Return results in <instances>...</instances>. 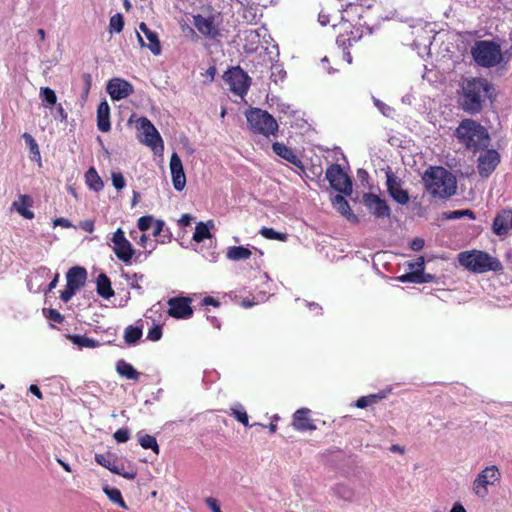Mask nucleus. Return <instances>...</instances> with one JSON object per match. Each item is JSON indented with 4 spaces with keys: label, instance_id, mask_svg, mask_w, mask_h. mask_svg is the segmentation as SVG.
<instances>
[{
    "label": "nucleus",
    "instance_id": "5701e85b",
    "mask_svg": "<svg viewBox=\"0 0 512 512\" xmlns=\"http://www.w3.org/2000/svg\"><path fill=\"white\" fill-rule=\"evenodd\" d=\"M512 225V212L504 211L498 214L493 221V232L498 236L506 235Z\"/></svg>",
    "mask_w": 512,
    "mask_h": 512
},
{
    "label": "nucleus",
    "instance_id": "680f3d73",
    "mask_svg": "<svg viewBox=\"0 0 512 512\" xmlns=\"http://www.w3.org/2000/svg\"><path fill=\"white\" fill-rule=\"evenodd\" d=\"M84 79H85L84 94H85V96H87L89 93L90 86H91V76L89 74H85Z\"/></svg>",
    "mask_w": 512,
    "mask_h": 512
},
{
    "label": "nucleus",
    "instance_id": "de8ad7c7",
    "mask_svg": "<svg viewBox=\"0 0 512 512\" xmlns=\"http://www.w3.org/2000/svg\"><path fill=\"white\" fill-rule=\"evenodd\" d=\"M374 104L378 108V110L386 117H391L394 113V109L389 105L383 103L378 99H374Z\"/></svg>",
    "mask_w": 512,
    "mask_h": 512
},
{
    "label": "nucleus",
    "instance_id": "2eb2a0df",
    "mask_svg": "<svg viewBox=\"0 0 512 512\" xmlns=\"http://www.w3.org/2000/svg\"><path fill=\"white\" fill-rule=\"evenodd\" d=\"M169 166L175 190L182 191L186 186V176L182 160L177 153L171 155Z\"/></svg>",
    "mask_w": 512,
    "mask_h": 512
},
{
    "label": "nucleus",
    "instance_id": "9b49d317",
    "mask_svg": "<svg viewBox=\"0 0 512 512\" xmlns=\"http://www.w3.org/2000/svg\"><path fill=\"white\" fill-rule=\"evenodd\" d=\"M111 242L115 255L125 263L130 262L134 255V249L131 243L126 239L124 231L121 228L114 232Z\"/></svg>",
    "mask_w": 512,
    "mask_h": 512
},
{
    "label": "nucleus",
    "instance_id": "4d7b16f0",
    "mask_svg": "<svg viewBox=\"0 0 512 512\" xmlns=\"http://www.w3.org/2000/svg\"><path fill=\"white\" fill-rule=\"evenodd\" d=\"M424 240L422 238H414L411 241L410 247L414 251H419L424 247Z\"/></svg>",
    "mask_w": 512,
    "mask_h": 512
},
{
    "label": "nucleus",
    "instance_id": "0e129e2a",
    "mask_svg": "<svg viewBox=\"0 0 512 512\" xmlns=\"http://www.w3.org/2000/svg\"><path fill=\"white\" fill-rule=\"evenodd\" d=\"M390 451L393 452V453L404 454L405 453V448L403 446L394 444V445H392L390 447Z\"/></svg>",
    "mask_w": 512,
    "mask_h": 512
},
{
    "label": "nucleus",
    "instance_id": "9d476101",
    "mask_svg": "<svg viewBox=\"0 0 512 512\" xmlns=\"http://www.w3.org/2000/svg\"><path fill=\"white\" fill-rule=\"evenodd\" d=\"M225 80L231 91L239 96L245 95L250 86L249 76L239 67L229 70Z\"/></svg>",
    "mask_w": 512,
    "mask_h": 512
},
{
    "label": "nucleus",
    "instance_id": "864d4df0",
    "mask_svg": "<svg viewBox=\"0 0 512 512\" xmlns=\"http://www.w3.org/2000/svg\"><path fill=\"white\" fill-rule=\"evenodd\" d=\"M47 317L56 323H62L64 320V317L55 309H49Z\"/></svg>",
    "mask_w": 512,
    "mask_h": 512
},
{
    "label": "nucleus",
    "instance_id": "b1692460",
    "mask_svg": "<svg viewBox=\"0 0 512 512\" xmlns=\"http://www.w3.org/2000/svg\"><path fill=\"white\" fill-rule=\"evenodd\" d=\"M97 127L101 132H108L111 129L110 107L106 100L102 101L97 108Z\"/></svg>",
    "mask_w": 512,
    "mask_h": 512
},
{
    "label": "nucleus",
    "instance_id": "20e7f679",
    "mask_svg": "<svg viewBox=\"0 0 512 512\" xmlns=\"http://www.w3.org/2000/svg\"><path fill=\"white\" fill-rule=\"evenodd\" d=\"M458 262L473 273L481 274L488 271L498 272L503 270V265L497 258L481 250H469L459 253Z\"/></svg>",
    "mask_w": 512,
    "mask_h": 512
},
{
    "label": "nucleus",
    "instance_id": "dca6fc26",
    "mask_svg": "<svg viewBox=\"0 0 512 512\" xmlns=\"http://www.w3.org/2000/svg\"><path fill=\"white\" fill-rule=\"evenodd\" d=\"M193 24L206 38L214 39L220 35L218 26L214 23V17H204L200 14L193 16Z\"/></svg>",
    "mask_w": 512,
    "mask_h": 512
},
{
    "label": "nucleus",
    "instance_id": "4c0bfd02",
    "mask_svg": "<svg viewBox=\"0 0 512 512\" xmlns=\"http://www.w3.org/2000/svg\"><path fill=\"white\" fill-rule=\"evenodd\" d=\"M139 444L141 445L142 448L152 449L153 452L159 454V445L154 436L148 434L139 435Z\"/></svg>",
    "mask_w": 512,
    "mask_h": 512
},
{
    "label": "nucleus",
    "instance_id": "e2e57ef3",
    "mask_svg": "<svg viewBox=\"0 0 512 512\" xmlns=\"http://www.w3.org/2000/svg\"><path fill=\"white\" fill-rule=\"evenodd\" d=\"M29 391H30L32 394H34L35 396H37L39 399H42V393H41V391H40V389H39V387H38V386H36V385H31V386L29 387Z\"/></svg>",
    "mask_w": 512,
    "mask_h": 512
},
{
    "label": "nucleus",
    "instance_id": "72a5a7b5",
    "mask_svg": "<svg viewBox=\"0 0 512 512\" xmlns=\"http://www.w3.org/2000/svg\"><path fill=\"white\" fill-rule=\"evenodd\" d=\"M103 491L111 502H113L114 504H117L118 506H120L123 509L128 508L125 501L122 498V494L119 489L105 486V487H103Z\"/></svg>",
    "mask_w": 512,
    "mask_h": 512
},
{
    "label": "nucleus",
    "instance_id": "f257e3e1",
    "mask_svg": "<svg viewBox=\"0 0 512 512\" xmlns=\"http://www.w3.org/2000/svg\"><path fill=\"white\" fill-rule=\"evenodd\" d=\"M493 85L485 78H467L461 84L459 106L468 114L482 111L486 100L492 97Z\"/></svg>",
    "mask_w": 512,
    "mask_h": 512
},
{
    "label": "nucleus",
    "instance_id": "39448f33",
    "mask_svg": "<svg viewBox=\"0 0 512 512\" xmlns=\"http://www.w3.org/2000/svg\"><path fill=\"white\" fill-rule=\"evenodd\" d=\"M471 54L478 65L486 68L497 66L503 60L500 46L492 41H477Z\"/></svg>",
    "mask_w": 512,
    "mask_h": 512
},
{
    "label": "nucleus",
    "instance_id": "603ef678",
    "mask_svg": "<svg viewBox=\"0 0 512 512\" xmlns=\"http://www.w3.org/2000/svg\"><path fill=\"white\" fill-rule=\"evenodd\" d=\"M376 400V396L375 395H370V396H363V397H360L357 401H356V406L358 408H366L367 406H369L371 403H373L374 401Z\"/></svg>",
    "mask_w": 512,
    "mask_h": 512
},
{
    "label": "nucleus",
    "instance_id": "7c9ffc66",
    "mask_svg": "<svg viewBox=\"0 0 512 512\" xmlns=\"http://www.w3.org/2000/svg\"><path fill=\"white\" fill-rule=\"evenodd\" d=\"M213 227V222L208 221L207 223L199 222L195 227V232L193 234V240L200 243L205 239H210L212 234L210 233L209 228Z\"/></svg>",
    "mask_w": 512,
    "mask_h": 512
},
{
    "label": "nucleus",
    "instance_id": "052dcab7",
    "mask_svg": "<svg viewBox=\"0 0 512 512\" xmlns=\"http://www.w3.org/2000/svg\"><path fill=\"white\" fill-rule=\"evenodd\" d=\"M54 225L55 226H62L64 228L72 227L71 222L69 220L65 219V218H56L54 220Z\"/></svg>",
    "mask_w": 512,
    "mask_h": 512
},
{
    "label": "nucleus",
    "instance_id": "a211bd4d",
    "mask_svg": "<svg viewBox=\"0 0 512 512\" xmlns=\"http://www.w3.org/2000/svg\"><path fill=\"white\" fill-rule=\"evenodd\" d=\"M95 461L99 465L107 468L112 473L121 475V476H123L126 479L132 480L137 475V472L135 470H133V469L129 470V471H125L123 464L116 463V461L112 460L108 455L96 454L95 455Z\"/></svg>",
    "mask_w": 512,
    "mask_h": 512
},
{
    "label": "nucleus",
    "instance_id": "a878e982",
    "mask_svg": "<svg viewBox=\"0 0 512 512\" xmlns=\"http://www.w3.org/2000/svg\"><path fill=\"white\" fill-rule=\"evenodd\" d=\"M272 149L275 154L280 156L281 158L285 159L286 161L290 162L291 164L295 166H301L300 159L296 156V154L293 152V150L289 147H287L283 143L275 142L272 145Z\"/></svg>",
    "mask_w": 512,
    "mask_h": 512
},
{
    "label": "nucleus",
    "instance_id": "a19ab883",
    "mask_svg": "<svg viewBox=\"0 0 512 512\" xmlns=\"http://www.w3.org/2000/svg\"><path fill=\"white\" fill-rule=\"evenodd\" d=\"M263 237L271 240H286V234L279 233L275 231L273 228L263 227L259 232Z\"/></svg>",
    "mask_w": 512,
    "mask_h": 512
},
{
    "label": "nucleus",
    "instance_id": "c03bdc74",
    "mask_svg": "<svg viewBox=\"0 0 512 512\" xmlns=\"http://www.w3.org/2000/svg\"><path fill=\"white\" fill-rule=\"evenodd\" d=\"M124 26L123 16L121 14H116L110 18L109 27L111 30L119 33L122 31Z\"/></svg>",
    "mask_w": 512,
    "mask_h": 512
},
{
    "label": "nucleus",
    "instance_id": "423d86ee",
    "mask_svg": "<svg viewBox=\"0 0 512 512\" xmlns=\"http://www.w3.org/2000/svg\"><path fill=\"white\" fill-rule=\"evenodd\" d=\"M246 118L249 128L256 134L269 137L278 131L277 121L265 110L252 108L246 112Z\"/></svg>",
    "mask_w": 512,
    "mask_h": 512
},
{
    "label": "nucleus",
    "instance_id": "2f4dec72",
    "mask_svg": "<svg viewBox=\"0 0 512 512\" xmlns=\"http://www.w3.org/2000/svg\"><path fill=\"white\" fill-rule=\"evenodd\" d=\"M332 491L335 496L345 501H352L354 498V490L344 483L336 484Z\"/></svg>",
    "mask_w": 512,
    "mask_h": 512
},
{
    "label": "nucleus",
    "instance_id": "f3484780",
    "mask_svg": "<svg viewBox=\"0 0 512 512\" xmlns=\"http://www.w3.org/2000/svg\"><path fill=\"white\" fill-rule=\"evenodd\" d=\"M363 202L369 211L376 217H390V208L386 201L372 193L363 196Z\"/></svg>",
    "mask_w": 512,
    "mask_h": 512
},
{
    "label": "nucleus",
    "instance_id": "412c9836",
    "mask_svg": "<svg viewBox=\"0 0 512 512\" xmlns=\"http://www.w3.org/2000/svg\"><path fill=\"white\" fill-rule=\"evenodd\" d=\"M310 410L308 408L298 409L293 415V427L297 431H313L316 425L309 417Z\"/></svg>",
    "mask_w": 512,
    "mask_h": 512
},
{
    "label": "nucleus",
    "instance_id": "7ed1b4c3",
    "mask_svg": "<svg viewBox=\"0 0 512 512\" xmlns=\"http://www.w3.org/2000/svg\"><path fill=\"white\" fill-rule=\"evenodd\" d=\"M423 181L427 191L440 198L450 197L456 192V178L443 167H430L423 175Z\"/></svg>",
    "mask_w": 512,
    "mask_h": 512
},
{
    "label": "nucleus",
    "instance_id": "f8f14e48",
    "mask_svg": "<svg viewBox=\"0 0 512 512\" xmlns=\"http://www.w3.org/2000/svg\"><path fill=\"white\" fill-rule=\"evenodd\" d=\"M168 315L176 319H188L193 315L191 299L188 297H173L168 300Z\"/></svg>",
    "mask_w": 512,
    "mask_h": 512
},
{
    "label": "nucleus",
    "instance_id": "e433bc0d",
    "mask_svg": "<svg viewBox=\"0 0 512 512\" xmlns=\"http://www.w3.org/2000/svg\"><path fill=\"white\" fill-rule=\"evenodd\" d=\"M142 336V329L137 326H128L125 329L124 339L128 344L137 343Z\"/></svg>",
    "mask_w": 512,
    "mask_h": 512
},
{
    "label": "nucleus",
    "instance_id": "13d9d810",
    "mask_svg": "<svg viewBox=\"0 0 512 512\" xmlns=\"http://www.w3.org/2000/svg\"><path fill=\"white\" fill-rule=\"evenodd\" d=\"M153 236H158L163 231L164 222L162 220H156L153 222Z\"/></svg>",
    "mask_w": 512,
    "mask_h": 512
},
{
    "label": "nucleus",
    "instance_id": "6e6552de",
    "mask_svg": "<svg viewBox=\"0 0 512 512\" xmlns=\"http://www.w3.org/2000/svg\"><path fill=\"white\" fill-rule=\"evenodd\" d=\"M136 127L143 136L139 138L141 143L150 147L153 151H157L158 148L163 150V140L155 126L148 118L140 117L136 121Z\"/></svg>",
    "mask_w": 512,
    "mask_h": 512
},
{
    "label": "nucleus",
    "instance_id": "393cba45",
    "mask_svg": "<svg viewBox=\"0 0 512 512\" xmlns=\"http://www.w3.org/2000/svg\"><path fill=\"white\" fill-rule=\"evenodd\" d=\"M32 199L28 195H20L16 201L12 203V209L17 211L26 219H32L34 213L29 209L32 206Z\"/></svg>",
    "mask_w": 512,
    "mask_h": 512
},
{
    "label": "nucleus",
    "instance_id": "37998d69",
    "mask_svg": "<svg viewBox=\"0 0 512 512\" xmlns=\"http://www.w3.org/2000/svg\"><path fill=\"white\" fill-rule=\"evenodd\" d=\"M23 138L25 139L27 145L29 146V150L33 158L40 159V151L37 142L29 133H24Z\"/></svg>",
    "mask_w": 512,
    "mask_h": 512
},
{
    "label": "nucleus",
    "instance_id": "f03ea898",
    "mask_svg": "<svg viewBox=\"0 0 512 512\" xmlns=\"http://www.w3.org/2000/svg\"><path fill=\"white\" fill-rule=\"evenodd\" d=\"M455 136L462 145L473 152L487 148L490 143L487 129L473 119H463L455 130Z\"/></svg>",
    "mask_w": 512,
    "mask_h": 512
},
{
    "label": "nucleus",
    "instance_id": "09e8293b",
    "mask_svg": "<svg viewBox=\"0 0 512 512\" xmlns=\"http://www.w3.org/2000/svg\"><path fill=\"white\" fill-rule=\"evenodd\" d=\"M113 186L117 190H122L125 187V179L122 173L120 172H113L111 175Z\"/></svg>",
    "mask_w": 512,
    "mask_h": 512
},
{
    "label": "nucleus",
    "instance_id": "0eeeda50",
    "mask_svg": "<svg viewBox=\"0 0 512 512\" xmlns=\"http://www.w3.org/2000/svg\"><path fill=\"white\" fill-rule=\"evenodd\" d=\"M500 478L501 473L496 465L485 467L473 481V492L479 497H485L488 494V486L496 484L500 481Z\"/></svg>",
    "mask_w": 512,
    "mask_h": 512
},
{
    "label": "nucleus",
    "instance_id": "473e14b6",
    "mask_svg": "<svg viewBox=\"0 0 512 512\" xmlns=\"http://www.w3.org/2000/svg\"><path fill=\"white\" fill-rule=\"evenodd\" d=\"M333 207L343 216L349 218L351 214V208L349 203L342 195H336L332 198Z\"/></svg>",
    "mask_w": 512,
    "mask_h": 512
},
{
    "label": "nucleus",
    "instance_id": "bf43d9fd",
    "mask_svg": "<svg viewBox=\"0 0 512 512\" xmlns=\"http://www.w3.org/2000/svg\"><path fill=\"white\" fill-rule=\"evenodd\" d=\"M80 227L84 231L91 233L94 231V222L92 220H84L80 222Z\"/></svg>",
    "mask_w": 512,
    "mask_h": 512
},
{
    "label": "nucleus",
    "instance_id": "49530a36",
    "mask_svg": "<svg viewBox=\"0 0 512 512\" xmlns=\"http://www.w3.org/2000/svg\"><path fill=\"white\" fill-rule=\"evenodd\" d=\"M154 218L151 215L142 216L138 219V228L141 231H147L152 227Z\"/></svg>",
    "mask_w": 512,
    "mask_h": 512
},
{
    "label": "nucleus",
    "instance_id": "ddd939ff",
    "mask_svg": "<svg viewBox=\"0 0 512 512\" xmlns=\"http://www.w3.org/2000/svg\"><path fill=\"white\" fill-rule=\"evenodd\" d=\"M106 90L114 101H120L134 93L133 85L122 78H113L109 80Z\"/></svg>",
    "mask_w": 512,
    "mask_h": 512
},
{
    "label": "nucleus",
    "instance_id": "c9c22d12",
    "mask_svg": "<svg viewBox=\"0 0 512 512\" xmlns=\"http://www.w3.org/2000/svg\"><path fill=\"white\" fill-rule=\"evenodd\" d=\"M432 279L431 275H421L418 271H413L399 277L401 282L424 283Z\"/></svg>",
    "mask_w": 512,
    "mask_h": 512
},
{
    "label": "nucleus",
    "instance_id": "338daca9",
    "mask_svg": "<svg viewBox=\"0 0 512 512\" xmlns=\"http://www.w3.org/2000/svg\"><path fill=\"white\" fill-rule=\"evenodd\" d=\"M203 303L205 305H213V306H218L219 305V302L217 300H215L213 297H205L204 300H203Z\"/></svg>",
    "mask_w": 512,
    "mask_h": 512
},
{
    "label": "nucleus",
    "instance_id": "5fc2aeb1",
    "mask_svg": "<svg viewBox=\"0 0 512 512\" xmlns=\"http://www.w3.org/2000/svg\"><path fill=\"white\" fill-rule=\"evenodd\" d=\"M410 267L414 269V271H418L421 275H423L424 270V258L419 257L415 263H411Z\"/></svg>",
    "mask_w": 512,
    "mask_h": 512
},
{
    "label": "nucleus",
    "instance_id": "c85d7f7f",
    "mask_svg": "<svg viewBox=\"0 0 512 512\" xmlns=\"http://www.w3.org/2000/svg\"><path fill=\"white\" fill-rule=\"evenodd\" d=\"M97 293L105 299H109L114 295L110 279L104 273H101L97 278Z\"/></svg>",
    "mask_w": 512,
    "mask_h": 512
},
{
    "label": "nucleus",
    "instance_id": "cd10ccee",
    "mask_svg": "<svg viewBox=\"0 0 512 512\" xmlns=\"http://www.w3.org/2000/svg\"><path fill=\"white\" fill-rule=\"evenodd\" d=\"M252 251L244 246H231L227 248L226 257L231 261H240L250 258Z\"/></svg>",
    "mask_w": 512,
    "mask_h": 512
},
{
    "label": "nucleus",
    "instance_id": "58836bf2",
    "mask_svg": "<svg viewBox=\"0 0 512 512\" xmlns=\"http://www.w3.org/2000/svg\"><path fill=\"white\" fill-rule=\"evenodd\" d=\"M464 216H468L471 220L475 219V214L473 211L469 209L465 210H455V211H446L442 213V218L446 220L459 219Z\"/></svg>",
    "mask_w": 512,
    "mask_h": 512
},
{
    "label": "nucleus",
    "instance_id": "6ab92c4d",
    "mask_svg": "<svg viewBox=\"0 0 512 512\" xmlns=\"http://www.w3.org/2000/svg\"><path fill=\"white\" fill-rule=\"evenodd\" d=\"M139 29L148 40L146 44L141 34L136 32L140 46L147 47L154 55H159L161 53V45L157 33L151 31L144 22L140 23Z\"/></svg>",
    "mask_w": 512,
    "mask_h": 512
},
{
    "label": "nucleus",
    "instance_id": "bb28decb",
    "mask_svg": "<svg viewBox=\"0 0 512 512\" xmlns=\"http://www.w3.org/2000/svg\"><path fill=\"white\" fill-rule=\"evenodd\" d=\"M116 371L122 377H125L130 380L137 381L140 378V373L131 364L127 363L123 359L117 361Z\"/></svg>",
    "mask_w": 512,
    "mask_h": 512
},
{
    "label": "nucleus",
    "instance_id": "1a4fd4ad",
    "mask_svg": "<svg viewBox=\"0 0 512 512\" xmlns=\"http://www.w3.org/2000/svg\"><path fill=\"white\" fill-rule=\"evenodd\" d=\"M326 178L331 187L336 191L345 195H350L352 192V181L348 175L343 171L342 167L338 164L331 165L326 170Z\"/></svg>",
    "mask_w": 512,
    "mask_h": 512
},
{
    "label": "nucleus",
    "instance_id": "4be33fe9",
    "mask_svg": "<svg viewBox=\"0 0 512 512\" xmlns=\"http://www.w3.org/2000/svg\"><path fill=\"white\" fill-rule=\"evenodd\" d=\"M87 279V271L85 268L80 266L72 267L66 274V280L69 286L79 290L85 285Z\"/></svg>",
    "mask_w": 512,
    "mask_h": 512
},
{
    "label": "nucleus",
    "instance_id": "3c124183",
    "mask_svg": "<svg viewBox=\"0 0 512 512\" xmlns=\"http://www.w3.org/2000/svg\"><path fill=\"white\" fill-rule=\"evenodd\" d=\"M76 291L78 290L66 284L65 289L60 294L61 300L64 302H68L75 295Z\"/></svg>",
    "mask_w": 512,
    "mask_h": 512
},
{
    "label": "nucleus",
    "instance_id": "774afa93",
    "mask_svg": "<svg viewBox=\"0 0 512 512\" xmlns=\"http://www.w3.org/2000/svg\"><path fill=\"white\" fill-rule=\"evenodd\" d=\"M450 512H466V510L460 503H455Z\"/></svg>",
    "mask_w": 512,
    "mask_h": 512
},
{
    "label": "nucleus",
    "instance_id": "f704fd0d",
    "mask_svg": "<svg viewBox=\"0 0 512 512\" xmlns=\"http://www.w3.org/2000/svg\"><path fill=\"white\" fill-rule=\"evenodd\" d=\"M69 338L73 344L77 345L80 348H95L99 346L98 341L86 336L71 335Z\"/></svg>",
    "mask_w": 512,
    "mask_h": 512
},
{
    "label": "nucleus",
    "instance_id": "c756f323",
    "mask_svg": "<svg viewBox=\"0 0 512 512\" xmlns=\"http://www.w3.org/2000/svg\"><path fill=\"white\" fill-rule=\"evenodd\" d=\"M85 181L88 187L98 192L103 189L104 183L94 167H90L85 173Z\"/></svg>",
    "mask_w": 512,
    "mask_h": 512
},
{
    "label": "nucleus",
    "instance_id": "a18cd8bd",
    "mask_svg": "<svg viewBox=\"0 0 512 512\" xmlns=\"http://www.w3.org/2000/svg\"><path fill=\"white\" fill-rule=\"evenodd\" d=\"M113 438L115 439L116 442L118 443H125L129 440L130 438V431L128 428H121V429H118L114 434H113Z\"/></svg>",
    "mask_w": 512,
    "mask_h": 512
},
{
    "label": "nucleus",
    "instance_id": "4468645a",
    "mask_svg": "<svg viewBox=\"0 0 512 512\" xmlns=\"http://www.w3.org/2000/svg\"><path fill=\"white\" fill-rule=\"evenodd\" d=\"M500 162L499 153L490 149L481 154L478 158V171L482 177H488Z\"/></svg>",
    "mask_w": 512,
    "mask_h": 512
},
{
    "label": "nucleus",
    "instance_id": "8fccbe9b",
    "mask_svg": "<svg viewBox=\"0 0 512 512\" xmlns=\"http://www.w3.org/2000/svg\"><path fill=\"white\" fill-rule=\"evenodd\" d=\"M162 337V328L159 325L152 327L147 334V339L150 341H158Z\"/></svg>",
    "mask_w": 512,
    "mask_h": 512
},
{
    "label": "nucleus",
    "instance_id": "aec40b11",
    "mask_svg": "<svg viewBox=\"0 0 512 512\" xmlns=\"http://www.w3.org/2000/svg\"><path fill=\"white\" fill-rule=\"evenodd\" d=\"M386 177L390 196L401 205L407 204L409 202L408 192L401 188L398 178L390 171L386 173Z\"/></svg>",
    "mask_w": 512,
    "mask_h": 512
},
{
    "label": "nucleus",
    "instance_id": "ea45409f",
    "mask_svg": "<svg viewBox=\"0 0 512 512\" xmlns=\"http://www.w3.org/2000/svg\"><path fill=\"white\" fill-rule=\"evenodd\" d=\"M39 96L49 106L55 105L57 102V96L54 90L49 87H41Z\"/></svg>",
    "mask_w": 512,
    "mask_h": 512
},
{
    "label": "nucleus",
    "instance_id": "6e6d98bb",
    "mask_svg": "<svg viewBox=\"0 0 512 512\" xmlns=\"http://www.w3.org/2000/svg\"><path fill=\"white\" fill-rule=\"evenodd\" d=\"M205 502L213 512H221L218 501L215 498L208 497Z\"/></svg>",
    "mask_w": 512,
    "mask_h": 512
},
{
    "label": "nucleus",
    "instance_id": "69168bd1",
    "mask_svg": "<svg viewBox=\"0 0 512 512\" xmlns=\"http://www.w3.org/2000/svg\"><path fill=\"white\" fill-rule=\"evenodd\" d=\"M191 220H192V218H191V216H190V215H188V214H184V215H182V216H181V218H180L179 222H180V224H182L183 226H187V225H189V224H190Z\"/></svg>",
    "mask_w": 512,
    "mask_h": 512
},
{
    "label": "nucleus",
    "instance_id": "79ce46f5",
    "mask_svg": "<svg viewBox=\"0 0 512 512\" xmlns=\"http://www.w3.org/2000/svg\"><path fill=\"white\" fill-rule=\"evenodd\" d=\"M232 415L243 425L248 426V415L240 404H237L231 408Z\"/></svg>",
    "mask_w": 512,
    "mask_h": 512
}]
</instances>
